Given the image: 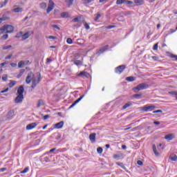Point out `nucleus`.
Instances as JSON below:
<instances>
[{
    "label": "nucleus",
    "instance_id": "nucleus-56",
    "mask_svg": "<svg viewBox=\"0 0 177 177\" xmlns=\"http://www.w3.org/2000/svg\"><path fill=\"white\" fill-rule=\"evenodd\" d=\"M50 116H49V115H46L44 116V120H48V118H49Z\"/></svg>",
    "mask_w": 177,
    "mask_h": 177
},
{
    "label": "nucleus",
    "instance_id": "nucleus-39",
    "mask_svg": "<svg viewBox=\"0 0 177 177\" xmlns=\"http://www.w3.org/2000/svg\"><path fill=\"white\" fill-rule=\"evenodd\" d=\"M20 37H21V38H23V32H19V33H17L15 37L20 38Z\"/></svg>",
    "mask_w": 177,
    "mask_h": 177
},
{
    "label": "nucleus",
    "instance_id": "nucleus-57",
    "mask_svg": "<svg viewBox=\"0 0 177 177\" xmlns=\"http://www.w3.org/2000/svg\"><path fill=\"white\" fill-rule=\"evenodd\" d=\"M29 63H30V61H28V60L24 61V64L25 66H27V64H28Z\"/></svg>",
    "mask_w": 177,
    "mask_h": 177
},
{
    "label": "nucleus",
    "instance_id": "nucleus-10",
    "mask_svg": "<svg viewBox=\"0 0 177 177\" xmlns=\"http://www.w3.org/2000/svg\"><path fill=\"white\" fill-rule=\"evenodd\" d=\"M37 124L36 122L29 124L26 126V129L28 131H30L31 129H34V128H35L37 127Z\"/></svg>",
    "mask_w": 177,
    "mask_h": 177
},
{
    "label": "nucleus",
    "instance_id": "nucleus-51",
    "mask_svg": "<svg viewBox=\"0 0 177 177\" xmlns=\"http://www.w3.org/2000/svg\"><path fill=\"white\" fill-rule=\"evenodd\" d=\"M7 168L6 167H3L0 169V172H5V171H7Z\"/></svg>",
    "mask_w": 177,
    "mask_h": 177
},
{
    "label": "nucleus",
    "instance_id": "nucleus-33",
    "mask_svg": "<svg viewBox=\"0 0 177 177\" xmlns=\"http://www.w3.org/2000/svg\"><path fill=\"white\" fill-rule=\"evenodd\" d=\"M73 2H74V0H66V3L68 6H71Z\"/></svg>",
    "mask_w": 177,
    "mask_h": 177
},
{
    "label": "nucleus",
    "instance_id": "nucleus-46",
    "mask_svg": "<svg viewBox=\"0 0 177 177\" xmlns=\"http://www.w3.org/2000/svg\"><path fill=\"white\" fill-rule=\"evenodd\" d=\"M93 0H82L83 3H91Z\"/></svg>",
    "mask_w": 177,
    "mask_h": 177
},
{
    "label": "nucleus",
    "instance_id": "nucleus-40",
    "mask_svg": "<svg viewBox=\"0 0 177 177\" xmlns=\"http://www.w3.org/2000/svg\"><path fill=\"white\" fill-rule=\"evenodd\" d=\"M66 42L68 44V45H71V44H73V39L71 38H68L66 39Z\"/></svg>",
    "mask_w": 177,
    "mask_h": 177
},
{
    "label": "nucleus",
    "instance_id": "nucleus-43",
    "mask_svg": "<svg viewBox=\"0 0 177 177\" xmlns=\"http://www.w3.org/2000/svg\"><path fill=\"white\" fill-rule=\"evenodd\" d=\"M28 167H26L23 171H21V174H27L28 172Z\"/></svg>",
    "mask_w": 177,
    "mask_h": 177
},
{
    "label": "nucleus",
    "instance_id": "nucleus-18",
    "mask_svg": "<svg viewBox=\"0 0 177 177\" xmlns=\"http://www.w3.org/2000/svg\"><path fill=\"white\" fill-rule=\"evenodd\" d=\"M154 105H150L148 106H144L142 110L143 111H150V110H151V109H154Z\"/></svg>",
    "mask_w": 177,
    "mask_h": 177
},
{
    "label": "nucleus",
    "instance_id": "nucleus-52",
    "mask_svg": "<svg viewBox=\"0 0 177 177\" xmlns=\"http://www.w3.org/2000/svg\"><path fill=\"white\" fill-rule=\"evenodd\" d=\"M170 57H171V59H175L176 60H177V55L171 54Z\"/></svg>",
    "mask_w": 177,
    "mask_h": 177
},
{
    "label": "nucleus",
    "instance_id": "nucleus-47",
    "mask_svg": "<svg viewBox=\"0 0 177 177\" xmlns=\"http://www.w3.org/2000/svg\"><path fill=\"white\" fill-rule=\"evenodd\" d=\"M10 48H12V46L9 45V46H3V50H6L8 49H10Z\"/></svg>",
    "mask_w": 177,
    "mask_h": 177
},
{
    "label": "nucleus",
    "instance_id": "nucleus-19",
    "mask_svg": "<svg viewBox=\"0 0 177 177\" xmlns=\"http://www.w3.org/2000/svg\"><path fill=\"white\" fill-rule=\"evenodd\" d=\"M13 115H15V111H9L7 114V118H8V120H10V118H12Z\"/></svg>",
    "mask_w": 177,
    "mask_h": 177
},
{
    "label": "nucleus",
    "instance_id": "nucleus-1",
    "mask_svg": "<svg viewBox=\"0 0 177 177\" xmlns=\"http://www.w3.org/2000/svg\"><path fill=\"white\" fill-rule=\"evenodd\" d=\"M15 30V27L12 25H4L0 28V35L6 32V34H12Z\"/></svg>",
    "mask_w": 177,
    "mask_h": 177
},
{
    "label": "nucleus",
    "instance_id": "nucleus-59",
    "mask_svg": "<svg viewBox=\"0 0 177 177\" xmlns=\"http://www.w3.org/2000/svg\"><path fill=\"white\" fill-rule=\"evenodd\" d=\"M8 91H9V88H6L5 90L1 91V93H6V92H8Z\"/></svg>",
    "mask_w": 177,
    "mask_h": 177
},
{
    "label": "nucleus",
    "instance_id": "nucleus-29",
    "mask_svg": "<svg viewBox=\"0 0 177 177\" xmlns=\"http://www.w3.org/2000/svg\"><path fill=\"white\" fill-rule=\"evenodd\" d=\"M23 66H25V65H24V61H20V62L18 63V67H19V68H23Z\"/></svg>",
    "mask_w": 177,
    "mask_h": 177
},
{
    "label": "nucleus",
    "instance_id": "nucleus-63",
    "mask_svg": "<svg viewBox=\"0 0 177 177\" xmlns=\"http://www.w3.org/2000/svg\"><path fill=\"white\" fill-rule=\"evenodd\" d=\"M113 158H120V155H118V154L114 155Z\"/></svg>",
    "mask_w": 177,
    "mask_h": 177
},
{
    "label": "nucleus",
    "instance_id": "nucleus-35",
    "mask_svg": "<svg viewBox=\"0 0 177 177\" xmlns=\"http://www.w3.org/2000/svg\"><path fill=\"white\" fill-rule=\"evenodd\" d=\"M80 20H81V17H77L73 19V21L74 23H78V22H80Z\"/></svg>",
    "mask_w": 177,
    "mask_h": 177
},
{
    "label": "nucleus",
    "instance_id": "nucleus-2",
    "mask_svg": "<svg viewBox=\"0 0 177 177\" xmlns=\"http://www.w3.org/2000/svg\"><path fill=\"white\" fill-rule=\"evenodd\" d=\"M149 88V84L146 83H142L138 84L136 87L133 88V91L136 92V93H138L139 91H143V89H147Z\"/></svg>",
    "mask_w": 177,
    "mask_h": 177
},
{
    "label": "nucleus",
    "instance_id": "nucleus-37",
    "mask_svg": "<svg viewBox=\"0 0 177 177\" xmlns=\"http://www.w3.org/2000/svg\"><path fill=\"white\" fill-rule=\"evenodd\" d=\"M100 17H102V15H100V12H97V16L95 18V21H97V20H99V19H100Z\"/></svg>",
    "mask_w": 177,
    "mask_h": 177
},
{
    "label": "nucleus",
    "instance_id": "nucleus-53",
    "mask_svg": "<svg viewBox=\"0 0 177 177\" xmlns=\"http://www.w3.org/2000/svg\"><path fill=\"white\" fill-rule=\"evenodd\" d=\"M153 113L154 114L157 113H162V110H156V111H153Z\"/></svg>",
    "mask_w": 177,
    "mask_h": 177
},
{
    "label": "nucleus",
    "instance_id": "nucleus-48",
    "mask_svg": "<svg viewBox=\"0 0 177 177\" xmlns=\"http://www.w3.org/2000/svg\"><path fill=\"white\" fill-rule=\"evenodd\" d=\"M3 81H8V75H4L2 77Z\"/></svg>",
    "mask_w": 177,
    "mask_h": 177
},
{
    "label": "nucleus",
    "instance_id": "nucleus-30",
    "mask_svg": "<svg viewBox=\"0 0 177 177\" xmlns=\"http://www.w3.org/2000/svg\"><path fill=\"white\" fill-rule=\"evenodd\" d=\"M9 38V35L8 34H5L3 36H1V39L3 41H5Z\"/></svg>",
    "mask_w": 177,
    "mask_h": 177
},
{
    "label": "nucleus",
    "instance_id": "nucleus-64",
    "mask_svg": "<svg viewBox=\"0 0 177 177\" xmlns=\"http://www.w3.org/2000/svg\"><path fill=\"white\" fill-rule=\"evenodd\" d=\"M153 124H155V125H160V122H153Z\"/></svg>",
    "mask_w": 177,
    "mask_h": 177
},
{
    "label": "nucleus",
    "instance_id": "nucleus-9",
    "mask_svg": "<svg viewBox=\"0 0 177 177\" xmlns=\"http://www.w3.org/2000/svg\"><path fill=\"white\" fill-rule=\"evenodd\" d=\"M175 135H174V133H169L167 134L165 136V139H166V140H168L169 142L172 140L173 139H175Z\"/></svg>",
    "mask_w": 177,
    "mask_h": 177
},
{
    "label": "nucleus",
    "instance_id": "nucleus-26",
    "mask_svg": "<svg viewBox=\"0 0 177 177\" xmlns=\"http://www.w3.org/2000/svg\"><path fill=\"white\" fill-rule=\"evenodd\" d=\"M24 71H26V69H21L19 72V73L17 75V77L20 78L23 74H24Z\"/></svg>",
    "mask_w": 177,
    "mask_h": 177
},
{
    "label": "nucleus",
    "instance_id": "nucleus-3",
    "mask_svg": "<svg viewBox=\"0 0 177 177\" xmlns=\"http://www.w3.org/2000/svg\"><path fill=\"white\" fill-rule=\"evenodd\" d=\"M40 81H41V75H39L37 78L35 77L32 80V86H31L32 89H34L35 86H37V85L39 84Z\"/></svg>",
    "mask_w": 177,
    "mask_h": 177
},
{
    "label": "nucleus",
    "instance_id": "nucleus-50",
    "mask_svg": "<svg viewBox=\"0 0 177 177\" xmlns=\"http://www.w3.org/2000/svg\"><path fill=\"white\" fill-rule=\"evenodd\" d=\"M133 96L136 99H138V97H142V94H136Z\"/></svg>",
    "mask_w": 177,
    "mask_h": 177
},
{
    "label": "nucleus",
    "instance_id": "nucleus-11",
    "mask_svg": "<svg viewBox=\"0 0 177 177\" xmlns=\"http://www.w3.org/2000/svg\"><path fill=\"white\" fill-rule=\"evenodd\" d=\"M89 139L91 143H95V142H96V133H91L89 136Z\"/></svg>",
    "mask_w": 177,
    "mask_h": 177
},
{
    "label": "nucleus",
    "instance_id": "nucleus-20",
    "mask_svg": "<svg viewBox=\"0 0 177 177\" xmlns=\"http://www.w3.org/2000/svg\"><path fill=\"white\" fill-rule=\"evenodd\" d=\"M116 165H118L120 167V168H122V169H127V167H125V165H124V163L121 162H115Z\"/></svg>",
    "mask_w": 177,
    "mask_h": 177
},
{
    "label": "nucleus",
    "instance_id": "nucleus-23",
    "mask_svg": "<svg viewBox=\"0 0 177 177\" xmlns=\"http://www.w3.org/2000/svg\"><path fill=\"white\" fill-rule=\"evenodd\" d=\"M152 149H153V151L156 156H160V153H158L157 151V147H156V146L154 145H153Z\"/></svg>",
    "mask_w": 177,
    "mask_h": 177
},
{
    "label": "nucleus",
    "instance_id": "nucleus-22",
    "mask_svg": "<svg viewBox=\"0 0 177 177\" xmlns=\"http://www.w3.org/2000/svg\"><path fill=\"white\" fill-rule=\"evenodd\" d=\"M61 17H62V19H67V17H68V12H64L61 13Z\"/></svg>",
    "mask_w": 177,
    "mask_h": 177
},
{
    "label": "nucleus",
    "instance_id": "nucleus-45",
    "mask_svg": "<svg viewBox=\"0 0 177 177\" xmlns=\"http://www.w3.org/2000/svg\"><path fill=\"white\" fill-rule=\"evenodd\" d=\"M158 49V43L154 44V46L153 47V50H157Z\"/></svg>",
    "mask_w": 177,
    "mask_h": 177
},
{
    "label": "nucleus",
    "instance_id": "nucleus-60",
    "mask_svg": "<svg viewBox=\"0 0 177 177\" xmlns=\"http://www.w3.org/2000/svg\"><path fill=\"white\" fill-rule=\"evenodd\" d=\"M8 2H9V0H5L4 2H3V5L4 6H6V4L8 3Z\"/></svg>",
    "mask_w": 177,
    "mask_h": 177
},
{
    "label": "nucleus",
    "instance_id": "nucleus-15",
    "mask_svg": "<svg viewBox=\"0 0 177 177\" xmlns=\"http://www.w3.org/2000/svg\"><path fill=\"white\" fill-rule=\"evenodd\" d=\"M63 125H64V122L61 121L55 124V128L57 129H61V128H63Z\"/></svg>",
    "mask_w": 177,
    "mask_h": 177
},
{
    "label": "nucleus",
    "instance_id": "nucleus-27",
    "mask_svg": "<svg viewBox=\"0 0 177 177\" xmlns=\"http://www.w3.org/2000/svg\"><path fill=\"white\" fill-rule=\"evenodd\" d=\"M126 0H117L116 5H122V3H125Z\"/></svg>",
    "mask_w": 177,
    "mask_h": 177
},
{
    "label": "nucleus",
    "instance_id": "nucleus-17",
    "mask_svg": "<svg viewBox=\"0 0 177 177\" xmlns=\"http://www.w3.org/2000/svg\"><path fill=\"white\" fill-rule=\"evenodd\" d=\"M82 75H84L88 78L89 77V73L88 72L82 71L77 75V77H82Z\"/></svg>",
    "mask_w": 177,
    "mask_h": 177
},
{
    "label": "nucleus",
    "instance_id": "nucleus-41",
    "mask_svg": "<svg viewBox=\"0 0 177 177\" xmlns=\"http://www.w3.org/2000/svg\"><path fill=\"white\" fill-rule=\"evenodd\" d=\"M75 64H76V66H81V64H82V62L80 60H76L75 61Z\"/></svg>",
    "mask_w": 177,
    "mask_h": 177
},
{
    "label": "nucleus",
    "instance_id": "nucleus-61",
    "mask_svg": "<svg viewBox=\"0 0 177 177\" xmlns=\"http://www.w3.org/2000/svg\"><path fill=\"white\" fill-rule=\"evenodd\" d=\"M114 27H115L114 26H107L106 28H107L108 30H111V28H114Z\"/></svg>",
    "mask_w": 177,
    "mask_h": 177
},
{
    "label": "nucleus",
    "instance_id": "nucleus-7",
    "mask_svg": "<svg viewBox=\"0 0 177 177\" xmlns=\"http://www.w3.org/2000/svg\"><path fill=\"white\" fill-rule=\"evenodd\" d=\"M124 70H125V65H121V66H118L115 68V71L117 74H121V73H122V71H124Z\"/></svg>",
    "mask_w": 177,
    "mask_h": 177
},
{
    "label": "nucleus",
    "instance_id": "nucleus-8",
    "mask_svg": "<svg viewBox=\"0 0 177 177\" xmlns=\"http://www.w3.org/2000/svg\"><path fill=\"white\" fill-rule=\"evenodd\" d=\"M24 99V95H17V96L15 98V102L17 104L22 103Z\"/></svg>",
    "mask_w": 177,
    "mask_h": 177
},
{
    "label": "nucleus",
    "instance_id": "nucleus-55",
    "mask_svg": "<svg viewBox=\"0 0 177 177\" xmlns=\"http://www.w3.org/2000/svg\"><path fill=\"white\" fill-rule=\"evenodd\" d=\"M137 164L138 165H143V162H142L141 160H138Z\"/></svg>",
    "mask_w": 177,
    "mask_h": 177
},
{
    "label": "nucleus",
    "instance_id": "nucleus-21",
    "mask_svg": "<svg viewBox=\"0 0 177 177\" xmlns=\"http://www.w3.org/2000/svg\"><path fill=\"white\" fill-rule=\"evenodd\" d=\"M131 106H132V103L129 102L122 106V109L125 110L126 109H128V107H131Z\"/></svg>",
    "mask_w": 177,
    "mask_h": 177
},
{
    "label": "nucleus",
    "instance_id": "nucleus-44",
    "mask_svg": "<svg viewBox=\"0 0 177 177\" xmlns=\"http://www.w3.org/2000/svg\"><path fill=\"white\" fill-rule=\"evenodd\" d=\"M84 28H86V30H89V28H91L89 24H88L86 22L84 23Z\"/></svg>",
    "mask_w": 177,
    "mask_h": 177
},
{
    "label": "nucleus",
    "instance_id": "nucleus-38",
    "mask_svg": "<svg viewBox=\"0 0 177 177\" xmlns=\"http://www.w3.org/2000/svg\"><path fill=\"white\" fill-rule=\"evenodd\" d=\"M97 151L98 154H102V153H103V148H102V147H98V148L97 149Z\"/></svg>",
    "mask_w": 177,
    "mask_h": 177
},
{
    "label": "nucleus",
    "instance_id": "nucleus-6",
    "mask_svg": "<svg viewBox=\"0 0 177 177\" xmlns=\"http://www.w3.org/2000/svg\"><path fill=\"white\" fill-rule=\"evenodd\" d=\"M32 34H34V30L26 32L25 34L22 35V39L26 40L28 38H30Z\"/></svg>",
    "mask_w": 177,
    "mask_h": 177
},
{
    "label": "nucleus",
    "instance_id": "nucleus-31",
    "mask_svg": "<svg viewBox=\"0 0 177 177\" xmlns=\"http://www.w3.org/2000/svg\"><path fill=\"white\" fill-rule=\"evenodd\" d=\"M170 160L171 161H177V156L176 155H171L170 156Z\"/></svg>",
    "mask_w": 177,
    "mask_h": 177
},
{
    "label": "nucleus",
    "instance_id": "nucleus-28",
    "mask_svg": "<svg viewBox=\"0 0 177 177\" xmlns=\"http://www.w3.org/2000/svg\"><path fill=\"white\" fill-rule=\"evenodd\" d=\"M143 0H135L134 3H137L138 5H143Z\"/></svg>",
    "mask_w": 177,
    "mask_h": 177
},
{
    "label": "nucleus",
    "instance_id": "nucleus-5",
    "mask_svg": "<svg viewBox=\"0 0 177 177\" xmlns=\"http://www.w3.org/2000/svg\"><path fill=\"white\" fill-rule=\"evenodd\" d=\"M53 9H55V3L53 2V1L49 0L48 8L46 10V13H50Z\"/></svg>",
    "mask_w": 177,
    "mask_h": 177
},
{
    "label": "nucleus",
    "instance_id": "nucleus-49",
    "mask_svg": "<svg viewBox=\"0 0 177 177\" xmlns=\"http://www.w3.org/2000/svg\"><path fill=\"white\" fill-rule=\"evenodd\" d=\"M48 39H57V37L55 36H48Z\"/></svg>",
    "mask_w": 177,
    "mask_h": 177
},
{
    "label": "nucleus",
    "instance_id": "nucleus-62",
    "mask_svg": "<svg viewBox=\"0 0 177 177\" xmlns=\"http://www.w3.org/2000/svg\"><path fill=\"white\" fill-rule=\"evenodd\" d=\"M53 28H57V30H60V28H59V26H57V25H53Z\"/></svg>",
    "mask_w": 177,
    "mask_h": 177
},
{
    "label": "nucleus",
    "instance_id": "nucleus-24",
    "mask_svg": "<svg viewBox=\"0 0 177 177\" xmlns=\"http://www.w3.org/2000/svg\"><path fill=\"white\" fill-rule=\"evenodd\" d=\"M169 95H171V96H174V97H176L177 100V91H170L169 92Z\"/></svg>",
    "mask_w": 177,
    "mask_h": 177
},
{
    "label": "nucleus",
    "instance_id": "nucleus-13",
    "mask_svg": "<svg viewBox=\"0 0 177 177\" xmlns=\"http://www.w3.org/2000/svg\"><path fill=\"white\" fill-rule=\"evenodd\" d=\"M23 93H24V87L23 86H20L17 90V95L23 96Z\"/></svg>",
    "mask_w": 177,
    "mask_h": 177
},
{
    "label": "nucleus",
    "instance_id": "nucleus-42",
    "mask_svg": "<svg viewBox=\"0 0 177 177\" xmlns=\"http://www.w3.org/2000/svg\"><path fill=\"white\" fill-rule=\"evenodd\" d=\"M124 3H126V5H133V2L131 1H128L126 0V1H124Z\"/></svg>",
    "mask_w": 177,
    "mask_h": 177
},
{
    "label": "nucleus",
    "instance_id": "nucleus-12",
    "mask_svg": "<svg viewBox=\"0 0 177 177\" xmlns=\"http://www.w3.org/2000/svg\"><path fill=\"white\" fill-rule=\"evenodd\" d=\"M82 99H84V95H82L80 97H79L76 101H75L69 107V109H73V107H74V106H75V104L80 103V102H81V100H82Z\"/></svg>",
    "mask_w": 177,
    "mask_h": 177
},
{
    "label": "nucleus",
    "instance_id": "nucleus-34",
    "mask_svg": "<svg viewBox=\"0 0 177 177\" xmlns=\"http://www.w3.org/2000/svg\"><path fill=\"white\" fill-rule=\"evenodd\" d=\"M6 20H9V17H3L0 18V23L2 24V21H5Z\"/></svg>",
    "mask_w": 177,
    "mask_h": 177
},
{
    "label": "nucleus",
    "instance_id": "nucleus-54",
    "mask_svg": "<svg viewBox=\"0 0 177 177\" xmlns=\"http://www.w3.org/2000/svg\"><path fill=\"white\" fill-rule=\"evenodd\" d=\"M12 55H8V56H6V57H5V59H6V60H8V59H12Z\"/></svg>",
    "mask_w": 177,
    "mask_h": 177
},
{
    "label": "nucleus",
    "instance_id": "nucleus-32",
    "mask_svg": "<svg viewBox=\"0 0 177 177\" xmlns=\"http://www.w3.org/2000/svg\"><path fill=\"white\" fill-rule=\"evenodd\" d=\"M46 6H48L46 3H40V8L41 9H46Z\"/></svg>",
    "mask_w": 177,
    "mask_h": 177
},
{
    "label": "nucleus",
    "instance_id": "nucleus-25",
    "mask_svg": "<svg viewBox=\"0 0 177 177\" xmlns=\"http://www.w3.org/2000/svg\"><path fill=\"white\" fill-rule=\"evenodd\" d=\"M127 81H129V82H133V81H135V77H127L126 78Z\"/></svg>",
    "mask_w": 177,
    "mask_h": 177
},
{
    "label": "nucleus",
    "instance_id": "nucleus-14",
    "mask_svg": "<svg viewBox=\"0 0 177 177\" xmlns=\"http://www.w3.org/2000/svg\"><path fill=\"white\" fill-rule=\"evenodd\" d=\"M108 49H109V45H106L104 47H103L102 48L100 49L97 52V54L100 55V54L103 53L104 52H106V50H107Z\"/></svg>",
    "mask_w": 177,
    "mask_h": 177
},
{
    "label": "nucleus",
    "instance_id": "nucleus-16",
    "mask_svg": "<svg viewBox=\"0 0 177 177\" xmlns=\"http://www.w3.org/2000/svg\"><path fill=\"white\" fill-rule=\"evenodd\" d=\"M12 12H14V13H20L23 12V8L21 7H17L15 8H13L12 10Z\"/></svg>",
    "mask_w": 177,
    "mask_h": 177
},
{
    "label": "nucleus",
    "instance_id": "nucleus-36",
    "mask_svg": "<svg viewBox=\"0 0 177 177\" xmlns=\"http://www.w3.org/2000/svg\"><path fill=\"white\" fill-rule=\"evenodd\" d=\"M14 85H16V81L12 80L9 83L10 88H13Z\"/></svg>",
    "mask_w": 177,
    "mask_h": 177
},
{
    "label": "nucleus",
    "instance_id": "nucleus-4",
    "mask_svg": "<svg viewBox=\"0 0 177 177\" xmlns=\"http://www.w3.org/2000/svg\"><path fill=\"white\" fill-rule=\"evenodd\" d=\"M35 78V75L32 73V72H30L28 73V75L26 79V84H31V81Z\"/></svg>",
    "mask_w": 177,
    "mask_h": 177
},
{
    "label": "nucleus",
    "instance_id": "nucleus-58",
    "mask_svg": "<svg viewBox=\"0 0 177 177\" xmlns=\"http://www.w3.org/2000/svg\"><path fill=\"white\" fill-rule=\"evenodd\" d=\"M10 66H11V67H17V64L11 63Z\"/></svg>",
    "mask_w": 177,
    "mask_h": 177
}]
</instances>
